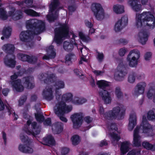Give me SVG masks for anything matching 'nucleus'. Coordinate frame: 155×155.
Listing matches in <instances>:
<instances>
[{
    "mask_svg": "<svg viewBox=\"0 0 155 155\" xmlns=\"http://www.w3.org/2000/svg\"><path fill=\"white\" fill-rule=\"evenodd\" d=\"M72 97V95L71 93H68L63 95L61 101L57 104L54 108V110L55 114L61 121L64 122H67L68 120L64 117V114L70 112L72 109V106H67L65 104V101H71L76 105L82 104L86 101V100L84 98L79 99L76 98L73 100Z\"/></svg>",
    "mask_w": 155,
    "mask_h": 155,
    "instance_id": "1",
    "label": "nucleus"
},
{
    "mask_svg": "<svg viewBox=\"0 0 155 155\" xmlns=\"http://www.w3.org/2000/svg\"><path fill=\"white\" fill-rule=\"evenodd\" d=\"M153 11L143 12L140 14H137L134 26L138 29H142L146 26L150 28L155 27V20Z\"/></svg>",
    "mask_w": 155,
    "mask_h": 155,
    "instance_id": "2",
    "label": "nucleus"
},
{
    "mask_svg": "<svg viewBox=\"0 0 155 155\" xmlns=\"http://www.w3.org/2000/svg\"><path fill=\"white\" fill-rule=\"evenodd\" d=\"M27 28H31V35L29 32L25 31L22 32L20 35V40L22 41H25L28 39L31 38L32 35L34 34H39L45 29V23L37 19H31L28 21L26 22Z\"/></svg>",
    "mask_w": 155,
    "mask_h": 155,
    "instance_id": "3",
    "label": "nucleus"
},
{
    "mask_svg": "<svg viewBox=\"0 0 155 155\" xmlns=\"http://www.w3.org/2000/svg\"><path fill=\"white\" fill-rule=\"evenodd\" d=\"M152 131L151 126L148 123L146 117L143 116L140 126H137L134 131L133 144L137 147L140 145V137L139 135V134L143 133L147 134V136H149V134L151 133Z\"/></svg>",
    "mask_w": 155,
    "mask_h": 155,
    "instance_id": "4",
    "label": "nucleus"
},
{
    "mask_svg": "<svg viewBox=\"0 0 155 155\" xmlns=\"http://www.w3.org/2000/svg\"><path fill=\"white\" fill-rule=\"evenodd\" d=\"M126 108L122 105H120L114 107L112 110L104 114V109L101 107L99 111L100 114L104 118L107 119H121L123 118L125 114Z\"/></svg>",
    "mask_w": 155,
    "mask_h": 155,
    "instance_id": "5",
    "label": "nucleus"
},
{
    "mask_svg": "<svg viewBox=\"0 0 155 155\" xmlns=\"http://www.w3.org/2000/svg\"><path fill=\"white\" fill-rule=\"evenodd\" d=\"M69 26L66 24L60 25L59 27L56 28L55 30L54 41L57 44H59L62 40L69 37Z\"/></svg>",
    "mask_w": 155,
    "mask_h": 155,
    "instance_id": "6",
    "label": "nucleus"
},
{
    "mask_svg": "<svg viewBox=\"0 0 155 155\" xmlns=\"http://www.w3.org/2000/svg\"><path fill=\"white\" fill-rule=\"evenodd\" d=\"M20 137L23 143H20L18 147V150L21 152L25 153H31L33 151V149L31 143L28 139L27 137L25 136L23 133H21Z\"/></svg>",
    "mask_w": 155,
    "mask_h": 155,
    "instance_id": "7",
    "label": "nucleus"
},
{
    "mask_svg": "<svg viewBox=\"0 0 155 155\" xmlns=\"http://www.w3.org/2000/svg\"><path fill=\"white\" fill-rule=\"evenodd\" d=\"M140 56V52L138 50L135 49L131 51L127 58V61L129 66L131 67L136 66Z\"/></svg>",
    "mask_w": 155,
    "mask_h": 155,
    "instance_id": "8",
    "label": "nucleus"
},
{
    "mask_svg": "<svg viewBox=\"0 0 155 155\" xmlns=\"http://www.w3.org/2000/svg\"><path fill=\"white\" fill-rule=\"evenodd\" d=\"M91 10L97 20L101 21L105 18L104 10L100 4L97 3L93 4L91 6Z\"/></svg>",
    "mask_w": 155,
    "mask_h": 155,
    "instance_id": "9",
    "label": "nucleus"
},
{
    "mask_svg": "<svg viewBox=\"0 0 155 155\" xmlns=\"http://www.w3.org/2000/svg\"><path fill=\"white\" fill-rule=\"evenodd\" d=\"M20 73H22V71H20ZM22 75L21 74H19L17 75L15 74L14 75H12L11 77V81H10L12 87L14 90L15 91L21 92L23 91L24 90V87L21 84V81L19 79L15 80L19 76Z\"/></svg>",
    "mask_w": 155,
    "mask_h": 155,
    "instance_id": "10",
    "label": "nucleus"
},
{
    "mask_svg": "<svg viewBox=\"0 0 155 155\" xmlns=\"http://www.w3.org/2000/svg\"><path fill=\"white\" fill-rule=\"evenodd\" d=\"M59 5L58 0H52V2L49 6V12L47 16L48 20L50 21L54 20L58 15V14L55 11V9Z\"/></svg>",
    "mask_w": 155,
    "mask_h": 155,
    "instance_id": "11",
    "label": "nucleus"
},
{
    "mask_svg": "<svg viewBox=\"0 0 155 155\" xmlns=\"http://www.w3.org/2000/svg\"><path fill=\"white\" fill-rule=\"evenodd\" d=\"M32 120L31 118H30L27 121V125L30 127V125L31 123V129H30V130L28 128V127L27 126V128H25V131L26 132L29 134H31L34 136L38 134L40 132V128L38 126H36V123L35 122H31Z\"/></svg>",
    "mask_w": 155,
    "mask_h": 155,
    "instance_id": "12",
    "label": "nucleus"
},
{
    "mask_svg": "<svg viewBox=\"0 0 155 155\" xmlns=\"http://www.w3.org/2000/svg\"><path fill=\"white\" fill-rule=\"evenodd\" d=\"M128 23L127 17L126 16H123L116 22L114 27V30L116 32H119L127 26Z\"/></svg>",
    "mask_w": 155,
    "mask_h": 155,
    "instance_id": "13",
    "label": "nucleus"
},
{
    "mask_svg": "<svg viewBox=\"0 0 155 155\" xmlns=\"http://www.w3.org/2000/svg\"><path fill=\"white\" fill-rule=\"evenodd\" d=\"M149 33L144 30L140 31L135 36L136 40L142 45L145 44L148 40Z\"/></svg>",
    "mask_w": 155,
    "mask_h": 155,
    "instance_id": "14",
    "label": "nucleus"
},
{
    "mask_svg": "<svg viewBox=\"0 0 155 155\" xmlns=\"http://www.w3.org/2000/svg\"><path fill=\"white\" fill-rule=\"evenodd\" d=\"M73 124V127L77 128L80 127L82 123V116L81 114H75L71 116Z\"/></svg>",
    "mask_w": 155,
    "mask_h": 155,
    "instance_id": "15",
    "label": "nucleus"
},
{
    "mask_svg": "<svg viewBox=\"0 0 155 155\" xmlns=\"http://www.w3.org/2000/svg\"><path fill=\"white\" fill-rule=\"evenodd\" d=\"M123 67L121 65H119L115 70L114 74V78L117 81H121L124 79L126 75V73L123 71Z\"/></svg>",
    "mask_w": 155,
    "mask_h": 155,
    "instance_id": "16",
    "label": "nucleus"
},
{
    "mask_svg": "<svg viewBox=\"0 0 155 155\" xmlns=\"http://www.w3.org/2000/svg\"><path fill=\"white\" fill-rule=\"evenodd\" d=\"M146 85V84L144 82L138 84L134 89L133 92L134 95L135 96H137L143 94L144 92Z\"/></svg>",
    "mask_w": 155,
    "mask_h": 155,
    "instance_id": "17",
    "label": "nucleus"
},
{
    "mask_svg": "<svg viewBox=\"0 0 155 155\" xmlns=\"http://www.w3.org/2000/svg\"><path fill=\"white\" fill-rule=\"evenodd\" d=\"M4 61L5 64L10 67H14L15 65V57L13 55L10 54L7 55L5 58Z\"/></svg>",
    "mask_w": 155,
    "mask_h": 155,
    "instance_id": "18",
    "label": "nucleus"
},
{
    "mask_svg": "<svg viewBox=\"0 0 155 155\" xmlns=\"http://www.w3.org/2000/svg\"><path fill=\"white\" fill-rule=\"evenodd\" d=\"M100 95L105 103L109 104L111 102V97L107 91L102 89L100 91Z\"/></svg>",
    "mask_w": 155,
    "mask_h": 155,
    "instance_id": "19",
    "label": "nucleus"
},
{
    "mask_svg": "<svg viewBox=\"0 0 155 155\" xmlns=\"http://www.w3.org/2000/svg\"><path fill=\"white\" fill-rule=\"evenodd\" d=\"M115 127V125H112L111 126L112 129ZM113 132V130L112 129V134L110 133V135L111 137V141L113 145H115L118 143V140L120 139V137L119 134H117L116 129H114Z\"/></svg>",
    "mask_w": 155,
    "mask_h": 155,
    "instance_id": "20",
    "label": "nucleus"
},
{
    "mask_svg": "<svg viewBox=\"0 0 155 155\" xmlns=\"http://www.w3.org/2000/svg\"><path fill=\"white\" fill-rule=\"evenodd\" d=\"M128 3L134 11L138 12L141 10V5L138 4V1L137 0H129L128 2Z\"/></svg>",
    "mask_w": 155,
    "mask_h": 155,
    "instance_id": "21",
    "label": "nucleus"
},
{
    "mask_svg": "<svg viewBox=\"0 0 155 155\" xmlns=\"http://www.w3.org/2000/svg\"><path fill=\"white\" fill-rule=\"evenodd\" d=\"M63 124L60 122H57L52 126V130L55 134H59L63 130Z\"/></svg>",
    "mask_w": 155,
    "mask_h": 155,
    "instance_id": "22",
    "label": "nucleus"
},
{
    "mask_svg": "<svg viewBox=\"0 0 155 155\" xmlns=\"http://www.w3.org/2000/svg\"><path fill=\"white\" fill-rule=\"evenodd\" d=\"M130 143L128 141H125L121 143L120 150L122 154H125L130 148Z\"/></svg>",
    "mask_w": 155,
    "mask_h": 155,
    "instance_id": "23",
    "label": "nucleus"
},
{
    "mask_svg": "<svg viewBox=\"0 0 155 155\" xmlns=\"http://www.w3.org/2000/svg\"><path fill=\"white\" fill-rule=\"evenodd\" d=\"M136 124V116L135 114H131L129 119L128 129L132 130Z\"/></svg>",
    "mask_w": 155,
    "mask_h": 155,
    "instance_id": "24",
    "label": "nucleus"
},
{
    "mask_svg": "<svg viewBox=\"0 0 155 155\" xmlns=\"http://www.w3.org/2000/svg\"><path fill=\"white\" fill-rule=\"evenodd\" d=\"M2 49L6 53L12 54L15 50L14 45L11 44L4 45L2 48Z\"/></svg>",
    "mask_w": 155,
    "mask_h": 155,
    "instance_id": "25",
    "label": "nucleus"
},
{
    "mask_svg": "<svg viewBox=\"0 0 155 155\" xmlns=\"http://www.w3.org/2000/svg\"><path fill=\"white\" fill-rule=\"evenodd\" d=\"M52 91L51 88H46L43 93V95L45 99L50 100L53 98Z\"/></svg>",
    "mask_w": 155,
    "mask_h": 155,
    "instance_id": "26",
    "label": "nucleus"
},
{
    "mask_svg": "<svg viewBox=\"0 0 155 155\" xmlns=\"http://www.w3.org/2000/svg\"><path fill=\"white\" fill-rule=\"evenodd\" d=\"M44 144L48 145L49 146L53 145L55 143V141L53 137L51 135L45 138L43 140Z\"/></svg>",
    "mask_w": 155,
    "mask_h": 155,
    "instance_id": "27",
    "label": "nucleus"
},
{
    "mask_svg": "<svg viewBox=\"0 0 155 155\" xmlns=\"http://www.w3.org/2000/svg\"><path fill=\"white\" fill-rule=\"evenodd\" d=\"M113 10L116 14H121L124 12V7L121 5H116L113 6Z\"/></svg>",
    "mask_w": 155,
    "mask_h": 155,
    "instance_id": "28",
    "label": "nucleus"
},
{
    "mask_svg": "<svg viewBox=\"0 0 155 155\" xmlns=\"http://www.w3.org/2000/svg\"><path fill=\"white\" fill-rule=\"evenodd\" d=\"M12 31L11 28L9 27L5 28L2 31V35L3 36L1 37V38L2 40L4 39V37L8 38L11 35Z\"/></svg>",
    "mask_w": 155,
    "mask_h": 155,
    "instance_id": "29",
    "label": "nucleus"
},
{
    "mask_svg": "<svg viewBox=\"0 0 155 155\" xmlns=\"http://www.w3.org/2000/svg\"><path fill=\"white\" fill-rule=\"evenodd\" d=\"M76 59V56L73 54H70L66 56L65 57V62L66 64H68V62L71 63L74 61Z\"/></svg>",
    "mask_w": 155,
    "mask_h": 155,
    "instance_id": "30",
    "label": "nucleus"
},
{
    "mask_svg": "<svg viewBox=\"0 0 155 155\" xmlns=\"http://www.w3.org/2000/svg\"><path fill=\"white\" fill-rule=\"evenodd\" d=\"M32 80V78L30 77L27 78H25V82L24 84V86L28 88H31L34 87V84L31 83V81Z\"/></svg>",
    "mask_w": 155,
    "mask_h": 155,
    "instance_id": "31",
    "label": "nucleus"
},
{
    "mask_svg": "<svg viewBox=\"0 0 155 155\" xmlns=\"http://www.w3.org/2000/svg\"><path fill=\"white\" fill-rule=\"evenodd\" d=\"M143 147L148 150H154L155 149V146H153L152 144L150 143L149 142L146 141H143L142 143Z\"/></svg>",
    "mask_w": 155,
    "mask_h": 155,
    "instance_id": "32",
    "label": "nucleus"
},
{
    "mask_svg": "<svg viewBox=\"0 0 155 155\" xmlns=\"http://www.w3.org/2000/svg\"><path fill=\"white\" fill-rule=\"evenodd\" d=\"M71 140L73 145H76L79 143L81 139L78 135H74L71 137Z\"/></svg>",
    "mask_w": 155,
    "mask_h": 155,
    "instance_id": "33",
    "label": "nucleus"
},
{
    "mask_svg": "<svg viewBox=\"0 0 155 155\" xmlns=\"http://www.w3.org/2000/svg\"><path fill=\"white\" fill-rule=\"evenodd\" d=\"M18 56V58L23 61H28L29 62H31L30 57L27 55L19 54Z\"/></svg>",
    "mask_w": 155,
    "mask_h": 155,
    "instance_id": "34",
    "label": "nucleus"
},
{
    "mask_svg": "<svg viewBox=\"0 0 155 155\" xmlns=\"http://www.w3.org/2000/svg\"><path fill=\"white\" fill-rule=\"evenodd\" d=\"M63 46L64 50L68 51L72 50L73 48L72 44H70L69 42L66 41L64 42Z\"/></svg>",
    "mask_w": 155,
    "mask_h": 155,
    "instance_id": "35",
    "label": "nucleus"
},
{
    "mask_svg": "<svg viewBox=\"0 0 155 155\" xmlns=\"http://www.w3.org/2000/svg\"><path fill=\"white\" fill-rule=\"evenodd\" d=\"M97 84L101 88H104L109 85V83L106 81L101 80L98 81L97 82Z\"/></svg>",
    "mask_w": 155,
    "mask_h": 155,
    "instance_id": "36",
    "label": "nucleus"
},
{
    "mask_svg": "<svg viewBox=\"0 0 155 155\" xmlns=\"http://www.w3.org/2000/svg\"><path fill=\"white\" fill-rule=\"evenodd\" d=\"M9 16L12 17L14 20H17L21 18V15L18 14V13H14V12H10L9 13Z\"/></svg>",
    "mask_w": 155,
    "mask_h": 155,
    "instance_id": "37",
    "label": "nucleus"
},
{
    "mask_svg": "<svg viewBox=\"0 0 155 155\" xmlns=\"http://www.w3.org/2000/svg\"><path fill=\"white\" fill-rule=\"evenodd\" d=\"M25 12L28 15L32 16H38V14L34 10L30 9H27L24 10Z\"/></svg>",
    "mask_w": 155,
    "mask_h": 155,
    "instance_id": "38",
    "label": "nucleus"
},
{
    "mask_svg": "<svg viewBox=\"0 0 155 155\" xmlns=\"http://www.w3.org/2000/svg\"><path fill=\"white\" fill-rule=\"evenodd\" d=\"M115 94L116 97L118 99L121 98L122 96V94L121 91L119 87H117L116 88L115 91Z\"/></svg>",
    "mask_w": 155,
    "mask_h": 155,
    "instance_id": "39",
    "label": "nucleus"
},
{
    "mask_svg": "<svg viewBox=\"0 0 155 155\" xmlns=\"http://www.w3.org/2000/svg\"><path fill=\"white\" fill-rule=\"evenodd\" d=\"M54 47L53 46H50L48 48V51H51V53L50 55L51 58H54L56 55V53L53 50Z\"/></svg>",
    "mask_w": 155,
    "mask_h": 155,
    "instance_id": "40",
    "label": "nucleus"
},
{
    "mask_svg": "<svg viewBox=\"0 0 155 155\" xmlns=\"http://www.w3.org/2000/svg\"><path fill=\"white\" fill-rule=\"evenodd\" d=\"M7 17V16L6 15L5 11L4 9L1 8L0 9V18L3 19H6Z\"/></svg>",
    "mask_w": 155,
    "mask_h": 155,
    "instance_id": "41",
    "label": "nucleus"
},
{
    "mask_svg": "<svg viewBox=\"0 0 155 155\" xmlns=\"http://www.w3.org/2000/svg\"><path fill=\"white\" fill-rule=\"evenodd\" d=\"M147 118L149 120H152L155 119L154 113L153 111H149L147 113Z\"/></svg>",
    "mask_w": 155,
    "mask_h": 155,
    "instance_id": "42",
    "label": "nucleus"
},
{
    "mask_svg": "<svg viewBox=\"0 0 155 155\" xmlns=\"http://www.w3.org/2000/svg\"><path fill=\"white\" fill-rule=\"evenodd\" d=\"M127 51L126 48H123L119 49L118 51V54L120 56H123L125 55Z\"/></svg>",
    "mask_w": 155,
    "mask_h": 155,
    "instance_id": "43",
    "label": "nucleus"
},
{
    "mask_svg": "<svg viewBox=\"0 0 155 155\" xmlns=\"http://www.w3.org/2000/svg\"><path fill=\"white\" fill-rule=\"evenodd\" d=\"M33 1V0H26L23 4L24 5L26 4V6L28 7H33V6L32 5Z\"/></svg>",
    "mask_w": 155,
    "mask_h": 155,
    "instance_id": "44",
    "label": "nucleus"
},
{
    "mask_svg": "<svg viewBox=\"0 0 155 155\" xmlns=\"http://www.w3.org/2000/svg\"><path fill=\"white\" fill-rule=\"evenodd\" d=\"M35 117L37 120L39 122L42 121L44 119V116L40 114H35Z\"/></svg>",
    "mask_w": 155,
    "mask_h": 155,
    "instance_id": "45",
    "label": "nucleus"
},
{
    "mask_svg": "<svg viewBox=\"0 0 155 155\" xmlns=\"http://www.w3.org/2000/svg\"><path fill=\"white\" fill-rule=\"evenodd\" d=\"M64 87V83L62 81L58 82L57 84L55 86V87L56 89L62 88Z\"/></svg>",
    "mask_w": 155,
    "mask_h": 155,
    "instance_id": "46",
    "label": "nucleus"
},
{
    "mask_svg": "<svg viewBox=\"0 0 155 155\" xmlns=\"http://www.w3.org/2000/svg\"><path fill=\"white\" fill-rule=\"evenodd\" d=\"M79 35L80 38L83 41L86 42L87 41L88 38L85 37L81 32H79Z\"/></svg>",
    "mask_w": 155,
    "mask_h": 155,
    "instance_id": "47",
    "label": "nucleus"
},
{
    "mask_svg": "<svg viewBox=\"0 0 155 155\" xmlns=\"http://www.w3.org/2000/svg\"><path fill=\"white\" fill-rule=\"evenodd\" d=\"M135 80V76L134 74H130L129 76L128 81L130 83H133Z\"/></svg>",
    "mask_w": 155,
    "mask_h": 155,
    "instance_id": "48",
    "label": "nucleus"
},
{
    "mask_svg": "<svg viewBox=\"0 0 155 155\" xmlns=\"http://www.w3.org/2000/svg\"><path fill=\"white\" fill-rule=\"evenodd\" d=\"M80 50L82 54V55H86L88 52V50L85 47H84V48L81 49Z\"/></svg>",
    "mask_w": 155,
    "mask_h": 155,
    "instance_id": "49",
    "label": "nucleus"
},
{
    "mask_svg": "<svg viewBox=\"0 0 155 155\" xmlns=\"http://www.w3.org/2000/svg\"><path fill=\"white\" fill-rule=\"evenodd\" d=\"M69 150L68 148L67 147H63L61 150V155H66V154L68 153Z\"/></svg>",
    "mask_w": 155,
    "mask_h": 155,
    "instance_id": "50",
    "label": "nucleus"
},
{
    "mask_svg": "<svg viewBox=\"0 0 155 155\" xmlns=\"http://www.w3.org/2000/svg\"><path fill=\"white\" fill-rule=\"evenodd\" d=\"M97 59L99 61H102L104 58L103 54L102 53L97 52Z\"/></svg>",
    "mask_w": 155,
    "mask_h": 155,
    "instance_id": "51",
    "label": "nucleus"
},
{
    "mask_svg": "<svg viewBox=\"0 0 155 155\" xmlns=\"http://www.w3.org/2000/svg\"><path fill=\"white\" fill-rule=\"evenodd\" d=\"M152 54L150 52H147L144 56V58L146 60L148 61L150 60L151 56Z\"/></svg>",
    "mask_w": 155,
    "mask_h": 155,
    "instance_id": "52",
    "label": "nucleus"
},
{
    "mask_svg": "<svg viewBox=\"0 0 155 155\" xmlns=\"http://www.w3.org/2000/svg\"><path fill=\"white\" fill-rule=\"evenodd\" d=\"M86 56L85 57V55H82L81 57L80 61H79V64H82L83 61L87 62V59L86 58Z\"/></svg>",
    "mask_w": 155,
    "mask_h": 155,
    "instance_id": "53",
    "label": "nucleus"
},
{
    "mask_svg": "<svg viewBox=\"0 0 155 155\" xmlns=\"http://www.w3.org/2000/svg\"><path fill=\"white\" fill-rule=\"evenodd\" d=\"M154 92V91L153 90H150L149 91L147 94V96L149 98H151Z\"/></svg>",
    "mask_w": 155,
    "mask_h": 155,
    "instance_id": "54",
    "label": "nucleus"
},
{
    "mask_svg": "<svg viewBox=\"0 0 155 155\" xmlns=\"http://www.w3.org/2000/svg\"><path fill=\"white\" fill-rule=\"evenodd\" d=\"M85 23L86 25L89 28H91L93 27V24L88 21H86Z\"/></svg>",
    "mask_w": 155,
    "mask_h": 155,
    "instance_id": "55",
    "label": "nucleus"
},
{
    "mask_svg": "<svg viewBox=\"0 0 155 155\" xmlns=\"http://www.w3.org/2000/svg\"><path fill=\"white\" fill-rule=\"evenodd\" d=\"M51 123V120L50 118H48L45 120L44 122V124L45 125H49Z\"/></svg>",
    "mask_w": 155,
    "mask_h": 155,
    "instance_id": "56",
    "label": "nucleus"
},
{
    "mask_svg": "<svg viewBox=\"0 0 155 155\" xmlns=\"http://www.w3.org/2000/svg\"><path fill=\"white\" fill-rule=\"evenodd\" d=\"M76 8L75 6H71L68 7V9L70 12H72L75 10Z\"/></svg>",
    "mask_w": 155,
    "mask_h": 155,
    "instance_id": "57",
    "label": "nucleus"
},
{
    "mask_svg": "<svg viewBox=\"0 0 155 155\" xmlns=\"http://www.w3.org/2000/svg\"><path fill=\"white\" fill-rule=\"evenodd\" d=\"M93 72L96 75H100L101 74L103 73V72L101 71H97L94 70L93 71Z\"/></svg>",
    "mask_w": 155,
    "mask_h": 155,
    "instance_id": "58",
    "label": "nucleus"
},
{
    "mask_svg": "<svg viewBox=\"0 0 155 155\" xmlns=\"http://www.w3.org/2000/svg\"><path fill=\"white\" fill-rule=\"evenodd\" d=\"M107 144V143L105 140H103L100 142V146L102 147L104 145H106Z\"/></svg>",
    "mask_w": 155,
    "mask_h": 155,
    "instance_id": "59",
    "label": "nucleus"
},
{
    "mask_svg": "<svg viewBox=\"0 0 155 155\" xmlns=\"http://www.w3.org/2000/svg\"><path fill=\"white\" fill-rule=\"evenodd\" d=\"M8 90L7 88L4 89L2 91L3 94L5 96H6L8 94Z\"/></svg>",
    "mask_w": 155,
    "mask_h": 155,
    "instance_id": "60",
    "label": "nucleus"
},
{
    "mask_svg": "<svg viewBox=\"0 0 155 155\" xmlns=\"http://www.w3.org/2000/svg\"><path fill=\"white\" fill-rule=\"evenodd\" d=\"M85 120L87 123H89L92 121V119L89 117H87L85 118Z\"/></svg>",
    "mask_w": 155,
    "mask_h": 155,
    "instance_id": "61",
    "label": "nucleus"
},
{
    "mask_svg": "<svg viewBox=\"0 0 155 155\" xmlns=\"http://www.w3.org/2000/svg\"><path fill=\"white\" fill-rule=\"evenodd\" d=\"M90 82L92 86H94L95 85V84L94 80L92 78H91V80Z\"/></svg>",
    "mask_w": 155,
    "mask_h": 155,
    "instance_id": "62",
    "label": "nucleus"
},
{
    "mask_svg": "<svg viewBox=\"0 0 155 155\" xmlns=\"http://www.w3.org/2000/svg\"><path fill=\"white\" fill-rule=\"evenodd\" d=\"M127 155H136V153L134 150H132L128 153Z\"/></svg>",
    "mask_w": 155,
    "mask_h": 155,
    "instance_id": "63",
    "label": "nucleus"
},
{
    "mask_svg": "<svg viewBox=\"0 0 155 155\" xmlns=\"http://www.w3.org/2000/svg\"><path fill=\"white\" fill-rule=\"evenodd\" d=\"M137 77L138 79H140L141 78H143L144 77V75L143 74H140L138 75Z\"/></svg>",
    "mask_w": 155,
    "mask_h": 155,
    "instance_id": "64",
    "label": "nucleus"
}]
</instances>
